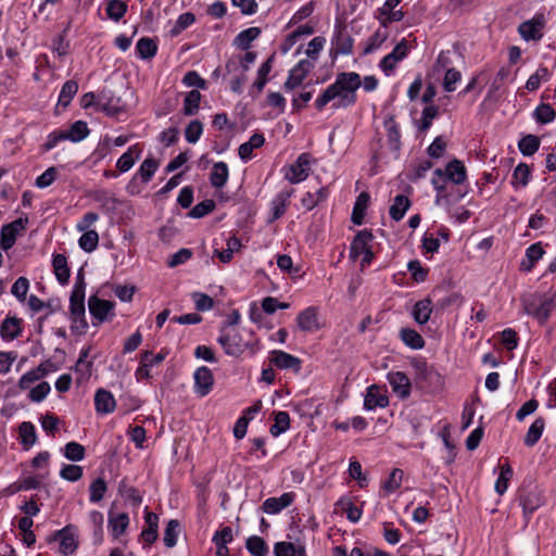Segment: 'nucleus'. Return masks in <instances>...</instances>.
Here are the masks:
<instances>
[{
	"instance_id": "obj_1",
	"label": "nucleus",
	"mask_w": 556,
	"mask_h": 556,
	"mask_svg": "<svg viewBox=\"0 0 556 556\" xmlns=\"http://www.w3.org/2000/svg\"><path fill=\"white\" fill-rule=\"evenodd\" d=\"M378 80L374 76H366L362 81L356 73L340 74L334 84L330 85L323 94L315 101V104H327L329 101L339 97L342 101L355 102L356 90L363 86L366 91L376 89Z\"/></svg>"
},
{
	"instance_id": "obj_2",
	"label": "nucleus",
	"mask_w": 556,
	"mask_h": 556,
	"mask_svg": "<svg viewBox=\"0 0 556 556\" xmlns=\"http://www.w3.org/2000/svg\"><path fill=\"white\" fill-rule=\"evenodd\" d=\"M253 332L248 329H229L222 327L217 342L223 346L225 353L230 356H240L247 349L252 348Z\"/></svg>"
},
{
	"instance_id": "obj_3",
	"label": "nucleus",
	"mask_w": 556,
	"mask_h": 556,
	"mask_svg": "<svg viewBox=\"0 0 556 556\" xmlns=\"http://www.w3.org/2000/svg\"><path fill=\"white\" fill-rule=\"evenodd\" d=\"M526 314L544 325L556 307L555 294H531L521 300Z\"/></svg>"
},
{
	"instance_id": "obj_4",
	"label": "nucleus",
	"mask_w": 556,
	"mask_h": 556,
	"mask_svg": "<svg viewBox=\"0 0 556 556\" xmlns=\"http://www.w3.org/2000/svg\"><path fill=\"white\" fill-rule=\"evenodd\" d=\"M88 307L90 315L92 316V325L96 327L100 326L105 320L112 319L115 315V303L100 299L97 295L89 296Z\"/></svg>"
},
{
	"instance_id": "obj_5",
	"label": "nucleus",
	"mask_w": 556,
	"mask_h": 556,
	"mask_svg": "<svg viewBox=\"0 0 556 556\" xmlns=\"http://www.w3.org/2000/svg\"><path fill=\"white\" fill-rule=\"evenodd\" d=\"M311 156L307 153L299 155L296 161L285 167V178L291 184H299L305 180L309 174Z\"/></svg>"
},
{
	"instance_id": "obj_6",
	"label": "nucleus",
	"mask_w": 556,
	"mask_h": 556,
	"mask_svg": "<svg viewBox=\"0 0 556 556\" xmlns=\"http://www.w3.org/2000/svg\"><path fill=\"white\" fill-rule=\"evenodd\" d=\"M28 224V217H20L16 220L7 224L2 227L0 232V247L2 250L8 251L11 249L15 241L17 235L26 228Z\"/></svg>"
},
{
	"instance_id": "obj_7",
	"label": "nucleus",
	"mask_w": 556,
	"mask_h": 556,
	"mask_svg": "<svg viewBox=\"0 0 556 556\" xmlns=\"http://www.w3.org/2000/svg\"><path fill=\"white\" fill-rule=\"evenodd\" d=\"M447 59L443 56L442 54L439 55L434 71L440 73L441 71L444 72L443 77V89L446 92H453L456 90L457 84L462 80V74L459 71L455 68H447Z\"/></svg>"
},
{
	"instance_id": "obj_8",
	"label": "nucleus",
	"mask_w": 556,
	"mask_h": 556,
	"mask_svg": "<svg viewBox=\"0 0 556 556\" xmlns=\"http://www.w3.org/2000/svg\"><path fill=\"white\" fill-rule=\"evenodd\" d=\"M85 289L86 282L84 276L79 273L77 275L73 291L70 296V313L71 315L85 314Z\"/></svg>"
},
{
	"instance_id": "obj_9",
	"label": "nucleus",
	"mask_w": 556,
	"mask_h": 556,
	"mask_svg": "<svg viewBox=\"0 0 556 556\" xmlns=\"http://www.w3.org/2000/svg\"><path fill=\"white\" fill-rule=\"evenodd\" d=\"M51 541H60V552L64 555L73 554L78 546L76 533L72 526H66L54 532L49 542Z\"/></svg>"
},
{
	"instance_id": "obj_10",
	"label": "nucleus",
	"mask_w": 556,
	"mask_h": 556,
	"mask_svg": "<svg viewBox=\"0 0 556 556\" xmlns=\"http://www.w3.org/2000/svg\"><path fill=\"white\" fill-rule=\"evenodd\" d=\"M194 393L200 397L206 396L213 389L214 377L212 370L206 366L199 367L194 374Z\"/></svg>"
},
{
	"instance_id": "obj_11",
	"label": "nucleus",
	"mask_w": 556,
	"mask_h": 556,
	"mask_svg": "<svg viewBox=\"0 0 556 556\" xmlns=\"http://www.w3.org/2000/svg\"><path fill=\"white\" fill-rule=\"evenodd\" d=\"M545 18L543 15H535L533 18L519 25L518 31L525 40H539L543 36Z\"/></svg>"
},
{
	"instance_id": "obj_12",
	"label": "nucleus",
	"mask_w": 556,
	"mask_h": 556,
	"mask_svg": "<svg viewBox=\"0 0 556 556\" xmlns=\"http://www.w3.org/2000/svg\"><path fill=\"white\" fill-rule=\"evenodd\" d=\"M295 500V493L286 492L279 497H268L262 504V510L268 515H276L289 507Z\"/></svg>"
},
{
	"instance_id": "obj_13",
	"label": "nucleus",
	"mask_w": 556,
	"mask_h": 556,
	"mask_svg": "<svg viewBox=\"0 0 556 556\" xmlns=\"http://www.w3.org/2000/svg\"><path fill=\"white\" fill-rule=\"evenodd\" d=\"M383 126L387 131V142L389 149L394 153V157L396 159L401 149V132L399 125L394 119V115L388 114L384 117Z\"/></svg>"
},
{
	"instance_id": "obj_14",
	"label": "nucleus",
	"mask_w": 556,
	"mask_h": 556,
	"mask_svg": "<svg viewBox=\"0 0 556 556\" xmlns=\"http://www.w3.org/2000/svg\"><path fill=\"white\" fill-rule=\"evenodd\" d=\"M519 503L527 519L543 504L541 493L535 490H523L519 495Z\"/></svg>"
},
{
	"instance_id": "obj_15",
	"label": "nucleus",
	"mask_w": 556,
	"mask_h": 556,
	"mask_svg": "<svg viewBox=\"0 0 556 556\" xmlns=\"http://www.w3.org/2000/svg\"><path fill=\"white\" fill-rule=\"evenodd\" d=\"M388 381L392 387L394 393H396L401 399H406L410 394V380L409 378L402 371H391L388 374Z\"/></svg>"
},
{
	"instance_id": "obj_16",
	"label": "nucleus",
	"mask_w": 556,
	"mask_h": 556,
	"mask_svg": "<svg viewBox=\"0 0 556 556\" xmlns=\"http://www.w3.org/2000/svg\"><path fill=\"white\" fill-rule=\"evenodd\" d=\"M314 64L308 60H301L289 73V77L285 84L287 89H293L300 86Z\"/></svg>"
},
{
	"instance_id": "obj_17",
	"label": "nucleus",
	"mask_w": 556,
	"mask_h": 556,
	"mask_svg": "<svg viewBox=\"0 0 556 556\" xmlns=\"http://www.w3.org/2000/svg\"><path fill=\"white\" fill-rule=\"evenodd\" d=\"M270 363L280 369H294L299 371L301 369V361L283 351H273L270 356Z\"/></svg>"
},
{
	"instance_id": "obj_18",
	"label": "nucleus",
	"mask_w": 556,
	"mask_h": 556,
	"mask_svg": "<svg viewBox=\"0 0 556 556\" xmlns=\"http://www.w3.org/2000/svg\"><path fill=\"white\" fill-rule=\"evenodd\" d=\"M296 321L302 331L313 332L318 330L317 308L313 306L305 308L298 315Z\"/></svg>"
},
{
	"instance_id": "obj_19",
	"label": "nucleus",
	"mask_w": 556,
	"mask_h": 556,
	"mask_svg": "<svg viewBox=\"0 0 556 556\" xmlns=\"http://www.w3.org/2000/svg\"><path fill=\"white\" fill-rule=\"evenodd\" d=\"M389 404V399L387 395L382 394L379 390V387L376 384L370 386L367 389V393L364 399V408L367 410H372L377 407H386Z\"/></svg>"
},
{
	"instance_id": "obj_20",
	"label": "nucleus",
	"mask_w": 556,
	"mask_h": 556,
	"mask_svg": "<svg viewBox=\"0 0 556 556\" xmlns=\"http://www.w3.org/2000/svg\"><path fill=\"white\" fill-rule=\"evenodd\" d=\"M144 521L147 527L142 530L140 535L147 545H151L159 536V516L146 509Z\"/></svg>"
},
{
	"instance_id": "obj_21",
	"label": "nucleus",
	"mask_w": 556,
	"mask_h": 556,
	"mask_svg": "<svg viewBox=\"0 0 556 556\" xmlns=\"http://www.w3.org/2000/svg\"><path fill=\"white\" fill-rule=\"evenodd\" d=\"M22 333V319L8 316L1 323L0 336L5 341H12Z\"/></svg>"
},
{
	"instance_id": "obj_22",
	"label": "nucleus",
	"mask_w": 556,
	"mask_h": 556,
	"mask_svg": "<svg viewBox=\"0 0 556 556\" xmlns=\"http://www.w3.org/2000/svg\"><path fill=\"white\" fill-rule=\"evenodd\" d=\"M374 236L369 230H361L354 237V240L350 247V257L356 260L361 254H363L369 247V242L372 240Z\"/></svg>"
},
{
	"instance_id": "obj_23",
	"label": "nucleus",
	"mask_w": 556,
	"mask_h": 556,
	"mask_svg": "<svg viewBox=\"0 0 556 556\" xmlns=\"http://www.w3.org/2000/svg\"><path fill=\"white\" fill-rule=\"evenodd\" d=\"M116 402L113 394L104 389H99L94 394V407L99 414H110L115 409Z\"/></svg>"
},
{
	"instance_id": "obj_24",
	"label": "nucleus",
	"mask_w": 556,
	"mask_h": 556,
	"mask_svg": "<svg viewBox=\"0 0 556 556\" xmlns=\"http://www.w3.org/2000/svg\"><path fill=\"white\" fill-rule=\"evenodd\" d=\"M443 172L445 178L456 185H462L467 179L466 167L457 159L448 162Z\"/></svg>"
},
{
	"instance_id": "obj_25",
	"label": "nucleus",
	"mask_w": 556,
	"mask_h": 556,
	"mask_svg": "<svg viewBox=\"0 0 556 556\" xmlns=\"http://www.w3.org/2000/svg\"><path fill=\"white\" fill-rule=\"evenodd\" d=\"M433 306L430 298L422 299L415 303L412 315L419 325H425L430 319Z\"/></svg>"
},
{
	"instance_id": "obj_26",
	"label": "nucleus",
	"mask_w": 556,
	"mask_h": 556,
	"mask_svg": "<svg viewBox=\"0 0 556 556\" xmlns=\"http://www.w3.org/2000/svg\"><path fill=\"white\" fill-rule=\"evenodd\" d=\"M141 149L138 144H134L123 153L116 162V167L121 173L128 172L135 164L136 160L140 157Z\"/></svg>"
},
{
	"instance_id": "obj_27",
	"label": "nucleus",
	"mask_w": 556,
	"mask_h": 556,
	"mask_svg": "<svg viewBox=\"0 0 556 556\" xmlns=\"http://www.w3.org/2000/svg\"><path fill=\"white\" fill-rule=\"evenodd\" d=\"M129 525V517L126 513L110 514L109 516V529L114 539H118L125 533Z\"/></svg>"
},
{
	"instance_id": "obj_28",
	"label": "nucleus",
	"mask_w": 556,
	"mask_h": 556,
	"mask_svg": "<svg viewBox=\"0 0 556 556\" xmlns=\"http://www.w3.org/2000/svg\"><path fill=\"white\" fill-rule=\"evenodd\" d=\"M292 194H293V189H290V190L281 191L275 197V199L271 201V219L270 220L279 219L286 213L287 204Z\"/></svg>"
},
{
	"instance_id": "obj_29",
	"label": "nucleus",
	"mask_w": 556,
	"mask_h": 556,
	"mask_svg": "<svg viewBox=\"0 0 556 556\" xmlns=\"http://www.w3.org/2000/svg\"><path fill=\"white\" fill-rule=\"evenodd\" d=\"M265 142V138L262 134H254L250 137L249 141L240 144L238 154L241 160L248 161L251 159L253 150L261 148Z\"/></svg>"
},
{
	"instance_id": "obj_30",
	"label": "nucleus",
	"mask_w": 556,
	"mask_h": 556,
	"mask_svg": "<svg viewBox=\"0 0 556 556\" xmlns=\"http://www.w3.org/2000/svg\"><path fill=\"white\" fill-rule=\"evenodd\" d=\"M370 197L367 192H361L354 203L351 219L355 225H362L365 217V212L368 207Z\"/></svg>"
},
{
	"instance_id": "obj_31",
	"label": "nucleus",
	"mask_w": 556,
	"mask_h": 556,
	"mask_svg": "<svg viewBox=\"0 0 556 556\" xmlns=\"http://www.w3.org/2000/svg\"><path fill=\"white\" fill-rule=\"evenodd\" d=\"M328 188L326 187H321L315 192L308 191L302 197L301 204L305 210L311 211L319 203L324 202L328 198Z\"/></svg>"
},
{
	"instance_id": "obj_32",
	"label": "nucleus",
	"mask_w": 556,
	"mask_h": 556,
	"mask_svg": "<svg viewBox=\"0 0 556 556\" xmlns=\"http://www.w3.org/2000/svg\"><path fill=\"white\" fill-rule=\"evenodd\" d=\"M400 338L405 345L413 350H421L425 346V340L419 332L412 328H402Z\"/></svg>"
},
{
	"instance_id": "obj_33",
	"label": "nucleus",
	"mask_w": 556,
	"mask_h": 556,
	"mask_svg": "<svg viewBox=\"0 0 556 556\" xmlns=\"http://www.w3.org/2000/svg\"><path fill=\"white\" fill-rule=\"evenodd\" d=\"M228 166L225 162H217L213 165L210 181L215 188H223L228 180Z\"/></svg>"
},
{
	"instance_id": "obj_34",
	"label": "nucleus",
	"mask_w": 556,
	"mask_h": 556,
	"mask_svg": "<svg viewBox=\"0 0 556 556\" xmlns=\"http://www.w3.org/2000/svg\"><path fill=\"white\" fill-rule=\"evenodd\" d=\"M53 270L58 281L62 285L68 282L70 279V268L67 266V260L63 254H56L53 256L52 261Z\"/></svg>"
},
{
	"instance_id": "obj_35",
	"label": "nucleus",
	"mask_w": 556,
	"mask_h": 556,
	"mask_svg": "<svg viewBox=\"0 0 556 556\" xmlns=\"http://www.w3.org/2000/svg\"><path fill=\"white\" fill-rule=\"evenodd\" d=\"M90 130L84 121H76L68 130H65V138L72 142H80L88 137Z\"/></svg>"
},
{
	"instance_id": "obj_36",
	"label": "nucleus",
	"mask_w": 556,
	"mask_h": 556,
	"mask_svg": "<svg viewBox=\"0 0 556 556\" xmlns=\"http://www.w3.org/2000/svg\"><path fill=\"white\" fill-rule=\"evenodd\" d=\"M409 206V199L404 194H397L393 200V204L390 206L389 213L391 218L395 222L401 220Z\"/></svg>"
},
{
	"instance_id": "obj_37",
	"label": "nucleus",
	"mask_w": 556,
	"mask_h": 556,
	"mask_svg": "<svg viewBox=\"0 0 556 556\" xmlns=\"http://www.w3.org/2000/svg\"><path fill=\"white\" fill-rule=\"evenodd\" d=\"M545 427V420L543 417H538L530 428L528 429V432L525 437V444L529 447L535 445L540 438L542 437L543 430Z\"/></svg>"
},
{
	"instance_id": "obj_38",
	"label": "nucleus",
	"mask_w": 556,
	"mask_h": 556,
	"mask_svg": "<svg viewBox=\"0 0 556 556\" xmlns=\"http://www.w3.org/2000/svg\"><path fill=\"white\" fill-rule=\"evenodd\" d=\"M274 554L275 556H305V549L291 542H277L274 546Z\"/></svg>"
},
{
	"instance_id": "obj_39",
	"label": "nucleus",
	"mask_w": 556,
	"mask_h": 556,
	"mask_svg": "<svg viewBox=\"0 0 556 556\" xmlns=\"http://www.w3.org/2000/svg\"><path fill=\"white\" fill-rule=\"evenodd\" d=\"M20 438L21 443L24 446V448L28 450L30 446H33L37 440L36 430L31 422L29 421H23L20 425Z\"/></svg>"
},
{
	"instance_id": "obj_40",
	"label": "nucleus",
	"mask_w": 556,
	"mask_h": 556,
	"mask_svg": "<svg viewBox=\"0 0 556 556\" xmlns=\"http://www.w3.org/2000/svg\"><path fill=\"white\" fill-rule=\"evenodd\" d=\"M245 547L253 556H267L268 546L264 539L257 535H252L247 539Z\"/></svg>"
},
{
	"instance_id": "obj_41",
	"label": "nucleus",
	"mask_w": 556,
	"mask_h": 556,
	"mask_svg": "<svg viewBox=\"0 0 556 556\" xmlns=\"http://www.w3.org/2000/svg\"><path fill=\"white\" fill-rule=\"evenodd\" d=\"M290 427V416L285 410L275 413V424L270 427L269 431L273 437H278L286 432Z\"/></svg>"
},
{
	"instance_id": "obj_42",
	"label": "nucleus",
	"mask_w": 556,
	"mask_h": 556,
	"mask_svg": "<svg viewBox=\"0 0 556 556\" xmlns=\"http://www.w3.org/2000/svg\"><path fill=\"white\" fill-rule=\"evenodd\" d=\"M518 148L525 156L533 155L540 148V139L534 135H527L519 140Z\"/></svg>"
},
{
	"instance_id": "obj_43",
	"label": "nucleus",
	"mask_w": 556,
	"mask_h": 556,
	"mask_svg": "<svg viewBox=\"0 0 556 556\" xmlns=\"http://www.w3.org/2000/svg\"><path fill=\"white\" fill-rule=\"evenodd\" d=\"M180 530V522L177 519H170L164 530V544L172 548L177 544V538Z\"/></svg>"
},
{
	"instance_id": "obj_44",
	"label": "nucleus",
	"mask_w": 556,
	"mask_h": 556,
	"mask_svg": "<svg viewBox=\"0 0 556 556\" xmlns=\"http://www.w3.org/2000/svg\"><path fill=\"white\" fill-rule=\"evenodd\" d=\"M136 50L141 59L147 60L156 54L157 46L151 38L143 37L137 42Z\"/></svg>"
},
{
	"instance_id": "obj_45",
	"label": "nucleus",
	"mask_w": 556,
	"mask_h": 556,
	"mask_svg": "<svg viewBox=\"0 0 556 556\" xmlns=\"http://www.w3.org/2000/svg\"><path fill=\"white\" fill-rule=\"evenodd\" d=\"M118 491L121 495L134 506H139L141 504L142 495L140 491L135 486L128 485L124 480L121 481Z\"/></svg>"
},
{
	"instance_id": "obj_46",
	"label": "nucleus",
	"mask_w": 556,
	"mask_h": 556,
	"mask_svg": "<svg viewBox=\"0 0 556 556\" xmlns=\"http://www.w3.org/2000/svg\"><path fill=\"white\" fill-rule=\"evenodd\" d=\"M157 167L159 162L153 157H148L141 163L137 176L141 178L142 182L147 184L151 180Z\"/></svg>"
},
{
	"instance_id": "obj_47",
	"label": "nucleus",
	"mask_w": 556,
	"mask_h": 556,
	"mask_svg": "<svg viewBox=\"0 0 556 556\" xmlns=\"http://www.w3.org/2000/svg\"><path fill=\"white\" fill-rule=\"evenodd\" d=\"M261 34L260 28L257 27H250L248 29L242 30L239 33L235 39V43L243 50H247L251 42L258 37Z\"/></svg>"
},
{
	"instance_id": "obj_48",
	"label": "nucleus",
	"mask_w": 556,
	"mask_h": 556,
	"mask_svg": "<svg viewBox=\"0 0 556 556\" xmlns=\"http://www.w3.org/2000/svg\"><path fill=\"white\" fill-rule=\"evenodd\" d=\"M99 243V235L96 230L84 231L78 240L79 248L85 252H93Z\"/></svg>"
},
{
	"instance_id": "obj_49",
	"label": "nucleus",
	"mask_w": 556,
	"mask_h": 556,
	"mask_svg": "<svg viewBox=\"0 0 556 556\" xmlns=\"http://www.w3.org/2000/svg\"><path fill=\"white\" fill-rule=\"evenodd\" d=\"M63 454L68 460L79 462L85 458L86 450L84 445L72 441L65 444Z\"/></svg>"
},
{
	"instance_id": "obj_50",
	"label": "nucleus",
	"mask_w": 556,
	"mask_h": 556,
	"mask_svg": "<svg viewBox=\"0 0 556 556\" xmlns=\"http://www.w3.org/2000/svg\"><path fill=\"white\" fill-rule=\"evenodd\" d=\"M513 477V468L508 463L502 465L501 473L495 482V491L502 495L508 488V481Z\"/></svg>"
},
{
	"instance_id": "obj_51",
	"label": "nucleus",
	"mask_w": 556,
	"mask_h": 556,
	"mask_svg": "<svg viewBox=\"0 0 556 556\" xmlns=\"http://www.w3.org/2000/svg\"><path fill=\"white\" fill-rule=\"evenodd\" d=\"M46 377V372H45V369L43 367L42 368H35V369H31L29 371H27L26 374H24L20 380H18V387L22 389V390H26L28 389L33 383H35L36 381H38L39 379Z\"/></svg>"
},
{
	"instance_id": "obj_52",
	"label": "nucleus",
	"mask_w": 556,
	"mask_h": 556,
	"mask_svg": "<svg viewBox=\"0 0 556 556\" xmlns=\"http://www.w3.org/2000/svg\"><path fill=\"white\" fill-rule=\"evenodd\" d=\"M126 11L127 4L122 0H111L106 7L108 16L115 22H118L125 15Z\"/></svg>"
},
{
	"instance_id": "obj_53",
	"label": "nucleus",
	"mask_w": 556,
	"mask_h": 556,
	"mask_svg": "<svg viewBox=\"0 0 556 556\" xmlns=\"http://www.w3.org/2000/svg\"><path fill=\"white\" fill-rule=\"evenodd\" d=\"M215 202L211 199L203 200L194 205L188 213L191 218H202L215 208Z\"/></svg>"
},
{
	"instance_id": "obj_54",
	"label": "nucleus",
	"mask_w": 556,
	"mask_h": 556,
	"mask_svg": "<svg viewBox=\"0 0 556 556\" xmlns=\"http://www.w3.org/2000/svg\"><path fill=\"white\" fill-rule=\"evenodd\" d=\"M108 490L106 482L103 478H97L89 486V500L92 503L100 502Z\"/></svg>"
},
{
	"instance_id": "obj_55",
	"label": "nucleus",
	"mask_w": 556,
	"mask_h": 556,
	"mask_svg": "<svg viewBox=\"0 0 556 556\" xmlns=\"http://www.w3.org/2000/svg\"><path fill=\"white\" fill-rule=\"evenodd\" d=\"M77 91V83L74 80H67L61 89L56 104H70Z\"/></svg>"
},
{
	"instance_id": "obj_56",
	"label": "nucleus",
	"mask_w": 556,
	"mask_h": 556,
	"mask_svg": "<svg viewBox=\"0 0 556 556\" xmlns=\"http://www.w3.org/2000/svg\"><path fill=\"white\" fill-rule=\"evenodd\" d=\"M195 21V16L191 12L182 13L178 16L174 27L170 29L172 36L179 35L182 30L192 25Z\"/></svg>"
},
{
	"instance_id": "obj_57",
	"label": "nucleus",
	"mask_w": 556,
	"mask_h": 556,
	"mask_svg": "<svg viewBox=\"0 0 556 556\" xmlns=\"http://www.w3.org/2000/svg\"><path fill=\"white\" fill-rule=\"evenodd\" d=\"M549 72L546 67H539L527 80L526 88L530 91L536 90L543 80H547Z\"/></svg>"
},
{
	"instance_id": "obj_58",
	"label": "nucleus",
	"mask_w": 556,
	"mask_h": 556,
	"mask_svg": "<svg viewBox=\"0 0 556 556\" xmlns=\"http://www.w3.org/2000/svg\"><path fill=\"white\" fill-rule=\"evenodd\" d=\"M336 46L338 52L342 54H349L352 52L353 40L342 29H338L336 34Z\"/></svg>"
},
{
	"instance_id": "obj_59",
	"label": "nucleus",
	"mask_w": 556,
	"mask_h": 556,
	"mask_svg": "<svg viewBox=\"0 0 556 556\" xmlns=\"http://www.w3.org/2000/svg\"><path fill=\"white\" fill-rule=\"evenodd\" d=\"M389 34L387 28L377 29L368 39V46L365 49L366 53H370L378 49L388 38Z\"/></svg>"
},
{
	"instance_id": "obj_60",
	"label": "nucleus",
	"mask_w": 556,
	"mask_h": 556,
	"mask_svg": "<svg viewBox=\"0 0 556 556\" xmlns=\"http://www.w3.org/2000/svg\"><path fill=\"white\" fill-rule=\"evenodd\" d=\"M403 476V470L399 468L393 469L388 480L382 485L383 490L388 493H392L397 490L401 486Z\"/></svg>"
},
{
	"instance_id": "obj_61",
	"label": "nucleus",
	"mask_w": 556,
	"mask_h": 556,
	"mask_svg": "<svg viewBox=\"0 0 556 556\" xmlns=\"http://www.w3.org/2000/svg\"><path fill=\"white\" fill-rule=\"evenodd\" d=\"M543 254H544V250L540 242L531 244L526 251V255L529 260V265L526 266L525 263H522L521 264L522 267L526 270H531L534 263L538 262L543 256Z\"/></svg>"
},
{
	"instance_id": "obj_62",
	"label": "nucleus",
	"mask_w": 556,
	"mask_h": 556,
	"mask_svg": "<svg viewBox=\"0 0 556 556\" xmlns=\"http://www.w3.org/2000/svg\"><path fill=\"white\" fill-rule=\"evenodd\" d=\"M202 131V123L198 119L191 121L185 130L186 140L189 143H195L200 139Z\"/></svg>"
},
{
	"instance_id": "obj_63",
	"label": "nucleus",
	"mask_w": 556,
	"mask_h": 556,
	"mask_svg": "<svg viewBox=\"0 0 556 556\" xmlns=\"http://www.w3.org/2000/svg\"><path fill=\"white\" fill-rule=\"evenodd\" d=\"M530 175V168L527 164H518L513 174V185L519 184L520 186L526 187L529 182Z\"/></svg>"
},
{
	"instance_id": "obj_64",
	"label": "nucleus",
	"mask_w": 556,
	"mask_h": 556,
	"mask_svg": "<svg viewBox=\"0 0 556 556\" xmlns=\"http://www.w3.org/2000/svg\"><path fill=\"white\" fill-rule=\"evenodd\" d=\"M556 113L553 106H536L533 112V117L538 123L547 124L554 121Z\"/></svg>"
}]
</instances>
